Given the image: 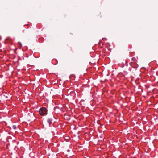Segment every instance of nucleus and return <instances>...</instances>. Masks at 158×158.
Listing matches in <instances>:
<instances>
[{
    "mask_svg": "<svg viewBox=\"0 0 158 158\" xmlns=\"http://www.w3.org/2000/svg\"><path fill=\"white\" fill-rule=\"evenodd\" d=\"M130 64L131 65V63H130Z\"/></svg>",
    "mask_w": 158,
    "mask_h": 158,
    "instance_id": "nucleus-7",
    "label": "nucleus"
},
{
    "mask_svg": "<svg viewBox=\"0 0 158 158\" xmlns=\"http://www.w3.org/2000/svg\"><path fill=\"white\" fill-rule=\"evenodd\" d=\"M135 58L134 57H133L132 58V60L133 61H134Z\"/></svg>",
    "mask_w": 158,
    "mask_h": 158,
    "instance_id": "nucleus-5",
    "label": "nucleus"
},
{
    "mask_svg": "<svg viewBox=\"0 0 158 158\" xmlns=\"http://www.w3.org/2000/svg\"><path fill=\"white\" fill-rule=\"evenodd\" d=\"M12 128L14 129H15L17 128V126L16 125H13Z\"/></svg>",
    "mask_w": 158,
    "mask_h": 158,
    "instance_id": "nucleus-4",
    "label": "nucleus"
},
{
    "mask_svg": "<svg viewBox=\"0 0 158 158\" xmlns=\"http://www.w3.org/2000/svg\"><path fill=\"white\" fill-rule=\"evenodd\" d=\"M47 110L45 107H42L39 110V114L40 115H46L47 114Z\"/></svg>",
    "mask_w": 158,
    "mask_h": 158,
    "instance_id": "nucleus-1",
    "label": "nucleus"
},
{
    "mask_svg": "<svg viewBox=\"0 0 158 158\" xmlns=\"http://www.w3.org/2000/svg\"><path fill=\"white\" fill-rule=\"evenodd\" d=\"M19 43L20 44V45H21V43L19 42Z\"/></svg>",
    "mask_w": 158,
    "mask_h": 158,
    "instance_id": "nucleus-6",
    "label": "nucleus"
},
{
    "mask_svg": "<svg viewBox=\"0 0 158 158\" xmlns=\"http://www.w3.org/2000/svg\"><path fill=\"white\" fill-rule=\"evenodd\" d=\"M123 75L124 76H126L128 74V72L126 71H123Z\"/></svg>",
    "mask_w": 158,
    "mask_h": 158,
    "instance_id": "nucleus-3",
    "label": "nucleus"
},
{
    "mask_svg": "<svg viewBox=\"0 0 158 158\" xmlns=\"http://www.w3.org/2000/svg\"><path fill=\"white\" fill-rule=\"evenodd\" d=\"M52 119L51 118H49L47 119V123L49 124H50L52 123Z\"/></svg>",
    "mask_w": 158,
    "mask_h": 158,
    "instance_id": "nucleus-2",
    "label": "nucleus"
}]
</instances>
